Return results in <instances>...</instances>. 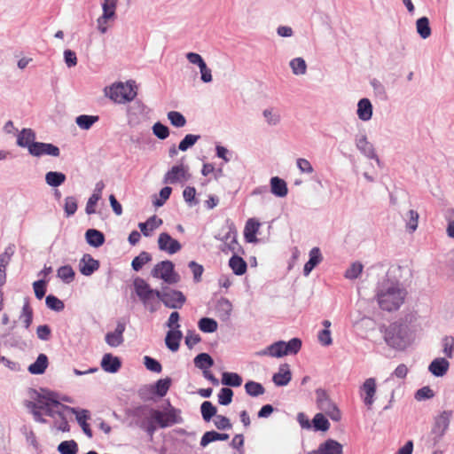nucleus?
I'll list each match as a JSON object with an SVG mask.
<instances>
[{"label":"nucleus","instance_id":"48","mask_svg":"<svg viewBox=\"0 0 454 454\" xmlns=\"http://www.w3.org/2000/svg\"><path fill=\"white\" fill-rule=\"evenodd\" d=\"M60 454H77L79 448L74 440L61 442L57 448Z\"/></svg>","mask_w":454,"mask_h":454},{"label":"nucleus","instance_id":"23","mask_svg":"<svg viewBox=\"0 0 454 454\" xmlns=\"http://www.w3.org/2000/svg\"><path fill=\"white\" fill-rule=\"evenodd\" d=\"M261 223L254 218H249L245 225L244 239L247 243H255L258 241L256 234Z\"/></svg>","mask_w":454,"mask_h":454},{"label":"nucleus","instance_id":"26","mask_svg":"<svg viewBox=\"0 0 454 454\" xmlns=\"http://www.w3.org/2000/svg\"><path fill=\"white\" fill-rule=\"evenodd\" d=\"M162 223V220L154 215L149 217L145 222L139 223L138 227L145 237H149L152 231L160 227Z\"/></svg>","mask_w":454,"mask_h":454},{"label":"nucleus","instance_id":"15","mask_svg":"<svg viewBox=\"0 0 454 454\" xmlns=\"http://www.w3.org/2000/svg\"><path fill=\"white\" fill-rule=\"evenodd\" d=\"M343 447L342 445L333 440L327 439L325 442L321 443L317 450L309 451L308 454H342Z\"/></svg>","mask_w":454,"mask_h":454},{"label":"nucleus","instance_id":"19","mask_svg":"<svg viewBox=\"0 0 454 454\" xmlns=\"http://www.w3.org/2000/svg\"><path fill=\"white\" fill-rule=\"evenodd\" d=\"M232 304L224 297H221L215 303V313L219 319L223 322H227L231 315Z\"/></svg>","mask_w":454,"mask_h":454},{"label":"nucleus","instance_id":"39","mask_svg":"<svg viewBox=\"0 0 454 454\" xmlns=\"http://www.w3.org/2000/svg\"><path fill=\"white\" fill-rule=\"evenodd\" d=\"M200 412L205 422H209L213 417H216L217 408L210 402L204 401L200 405Z\"/></svg>","mask_w":454,"mask_h":454},{"label":"nucleus","instance_id":"34","mask_svg":"<svg viewBox=\"0 0 454 454\" xmlns=\"http://www.w3.org/2000/svg\"><path fill=\"white\" fill-rule=\"evenodd\" d=\"M357 115L362 121H369L372 115V106L368 98H362L357 105Z\"/></svg>","mask_w":454,"mask_h":454},{"label":"nucleus","instance_id":"46","mask_svg":"<svg viewBox=\"0 0 454 454\" xmlns=\"http://www.w3.org/2000/svg\"><path fill=\"white\" fill-rule=\"evenodd\" d=\"M245 390L248 395L253 397H257L265 392V388L261 383L253 380H248L245 384Z\"/></svg>","mask_w":454,"mask_h":454},{"label":"nucleus","instance_id":"58","mask_svg":"<svg viewBox=\"0 0 454 454\" xmlns=\"http://www.w3.org/2000/svg\"><path fill=\"white\" fill-rule=\"evenodd\" d=\"M46 182L51 186H59L66 180V176L60 172H48L45 176Z\"/></svg>","mask_w":454,"mask_h":454},{"label":"nucleus","instance_id":"41","mask_svg":"<svg viewBox=\"0 0 454 454\" xmlns=\"http://www.w3.org/2000/svg\"><path fill=\"white\" fill-rule=\"evenodd\" d=\"M199 329L206 333H215L218 328L216 320L211 317H201L198 322Z\"/></svg>","mask_w":454,"mask_h":454},{"label":"nucleus","instance_id":"6","mask_svg":"<svg viewBox=\"0 0 454 454\" xmlns=\"http://www.w3.org/2000/svg\"><path fill=\"white\" fill-rule=\"evenodd\" d=\"M137 94V86L133 81L114 84L109 90L110 98L119 104L132 101Z\"/></svg>","mask_w":454,"mask_h":454},{"label":"nucleus","instance_id":"40","mask_svg":"<svg viewBox=\"0 0 454 454\" xmlns=\"http://www.w3.org/2000/svg\"><path fill=\"white\" fill-rule=\"evenodd\" d=\"M442 345V352L444 355L445 358H453L454 356V336L452 335H445L442 338L441 340Z\"/></svg>","mask_w":454,"mask_h":454},{"label":"nucleus","instance_id":"59","mask_svg":"<svg viewBox=\"0 0 454 454\" xmlns=\"http://www.w3.org/2000/svg\"><path fill=\"white\" fill-rule=\"evenodd\" d=\"M24 405L30 411L34 419L41 424H45L47 420L43 418L41 411L36 407L37 403L33 401H25Z\"/></svg>","mask_w":454,"mask_h":454},{"label":"nucleus","instance_id":"47","mask_svg":"<svg viewBox=\"0 0 454 454\" xmlns=\"http://www.w3.org/2000/svg\"><path fill=\"white\" fill-rule=\"evenodd\" d=\"M312 427L315 431L325 432L330 428V422L323 413H317L312 419Z\"/></svg>","mask_w":454,"mask_h":454},{"label":"nucleus","instance_id":"45","mask_svg":"<svg viewBox=\"0 0 454 454\" xmlns=\"http://www.w3.org/2000/svg\"><path fill=\"white\" fill-rule=\"evenodd\" d=\"M152 261V255L148 252L142 251L137 256H136L131 262L132 270L139 271L145 264Z\"/></svg>","mask_w":454,"mask_h":454},{"label":"nucleus","instance_id":"55","mask_svg":"<svg viewBox=\"0 0 454 454\" xmlns=\"http://www.w3.org/2000/svg\"><path fill=\"white\" fill-rule=\"evenodd\" d=\"M134 423L139 428L145 431L147 434L150 435L151 437L155 433L157 427H159L155 420L153 419L152 418H150V419L148 420H136L134 421Z\"/></svg>","mask_w":454,"mask_h":454},{"label":"nucleus","instance_id":"62","mask_svg":"<svg viewBox=\"0 0 454 454\" xmlns=\"http://www.w3.org/2000/svg\"><path fill=\"white\" fill-rule=\"evenodd\" d=\"M144 365L148 371L153 372L160 373L162 371L161 364L157 359L149 356H144Z\"/></svg>","mask_w":454,"mask_h":454},{"label":"nucleus","instance_id":"57","mask_svg":"<svg viewBox=\"0 0 454 454\" xmlns=\"http://www.w3.org/2000/svg\"><path fill=\"white\" fill-rule=\"evenodd\" d=\"M233 391L230 387H223L218 393V403L223 406L229 405L232 402Z\"/></svg>","mask_w":454,"mask_h":454},{"label":"nucleus","instance_id":"37","mask_svg":"<svg viewBox=\"0 0 454 454\" xmlns=\"http://www.w3.org/2000/svg\"><path fill=\"white\" fill-rule=\"evenodd\" d=\"M222 384L227 387H240L243 380L242 377L237 372H225L222 374Z\"/></svg>","mask_w":454,"mask_h":454},{"label":"nucleus","instance_id":"35","mask_svg":"<svg viewBox=\"0 0 454 454\" xmlns=\"http://www.w3.org/2000/svg\"><path fill=\"white\" fill-rule=\"evenodd\" d=\"M271 192L277 197H285L287 194V185L284 179L274 176L270 179Z\"/></svg>","mask_w":454,"mask_h":454},{"label":"nucleus","instance_id":"52","mask_svg":"<svg viewBox=\"0 0 454 454\" xmlns=\"http://www.w3.org/2000/svg\"><path fill=\"white\" fill-rule=\"evenodd\" d=\"M62 408L64 410H67V411H69L70 412H72L73 414L75 415V418H76V420H77V423L81 426L82 424H85L87 423V420L90 419V411L88 410H78L76 408H74V407H70V406H67V405H62Z\"/></svg>","mask_w":454,"mask_h":454},{"label":"nucleus","instance_id":"22","mask_svg":"<svg viewBox=\"0 0 454 454\" xmlns=\"http://www.w3.org/2000/svg\"><path fill=\"white\" fill-rule=\"evenodd\" d=\"M0 343L9 348H23L27 347V343L22 340L21 336L11 332L1 334Z\"/></svg>","mask_w":454,"mask_h":454},{"label":"nucleus","instance_id":"53","mask_svg":"<svg viewBox=\"0 0 454 454\" xmlns=\"http://www.w3.org/2000/svg\"><path fill=\"white\" fill-rule=\"evenodd\" d=\"M45 304L48 309L53 310L55 312H60L64 309L65 304L63 301L59 299L57 296L53 294H48L45 297Z\"/></svg>","mask_w":454,"mask_h":454},{"label":"nucleus","instance_id":"14","mask_svg":"<svg viewBox=\"0 0 454 454\" xmlns=\"http://www.w3.org/2000/svg\"><path fill=\"white\" fill-rule=\"evenodd\" d=\"M98 260L94 259L90 254H84L79 262V270L82 275L89 277L99 269Z\"/></svg>","mask_w":454,"mask_h":454},{"label":"nucleus","instance_id":"43","mask_svg":"<svg viewBox=\"0 0 454 454\" xmlns=\"http://www.w3.org/2000/svg\"><path fill=\"white\" fill-rule=\"evenodd\" d=\"M419 215L417 210L410 209L403 216V219L406 223V229L410 232H413L418 228Z\"/></svg>","mask_w":454,"mask_h":454},{"label":"nucleus","instance_id":"33","mask_svg":"<svg viewBox=\"0 0 454 454\" xmlns=\"http://www.w3.org/2000/svg\"><path fill=\"white\" fill-rule=\"evenodd\" d=\"M35 139V134L31 129H23L17 138V145L20 147H27L29 150V146L34 145Z\"/></svg>","mask_w":454,"mask_h":454},{"label":"nucleus","instance_id":"4","mask_svg":"<svg viewBox=\"0 0 454 454\" xmlns=\"http://www.w3.org/2000/svg\"><path fill=\"white\" fill-rule=\"evenodd\" d=\"M452 414L453 411L450 410L443 411L434 419L430 432L423 437L427 448L433 449L442 441L449 429Z\"/></svg>","mask_w":454,"mask_h":454},{"label":"nucleus","instance_id":"10","mask_svg":"<svg viewBox=\"0 0 454 454\" xmlns=\"http://www.w3.org/2000/svg\"><path fill=\"white\" fill-rule=\"evenodd\" d=\"M158 247L160 251L170 254L177 253L182 248L180 242L173 239L168 232H162L159 235Z\"/></svg>","mask_w":454,"mask_h":454},{"label":"nucleus","instance_id":"61","mask_svg":"<svg viewBox=\"0 0 454 454\" xmlns=\"http://www.w3.org/2000/svg\"><path fill=\"white\" fill-rule=\"evenodd\" d=\"M290 67L294 74H304L307 70V65L302 58H295L290 62Z\"/></svg>","mask_w":454,"mask_h":454},{"label":"nucleus","instance_id":"32","mask_svg":"<svg viewBox=\"0 0 454 454\" xmlns=\"http://www.w3.org/2000/svg\"><path fill=\"white\" fill-rule=\"evenodd\" d=\"M258 356H269L272 357L280 358L285 356V352L282 346V340H278L266 347L264 349L257 352Z\"/></svg>","mask_w":454,"mask_h":454},{"label":"nucleus","instance_id":"29","mask_svg":"<svg viewBox=\"0 0 454 454\" xmlns=\"http://www.w3.org/2000/svg\"><path fill=\"white\" fill-rule=\"evenodd\" d=\"M229 266L232 270V272L237 276H242L247 272V262L239 255L233 254L229 260Z\"/></svg>","mask_w":454,"mask_h":454},{"label":"nucleus","instance_id":"64","mask_svg":"<svg viewBox=\"0 0 454 454\" xmlns=\"http://www.w3.org/2000/svg\"><path fill=\"white\" fill-rule=\"evenodd\" d=\"M363 265L358 262H353L349 268H348L344 273V277L348 279H356L362 273Z\"/></svg>","mask_w":454,"mask_h":454},{"label":"nucleus","instance_id":"21","mask_svg":"<svg viewBox=\"0 0 454 454\" xmlns=\"http://www.w3.org/2000/svg\"><path fill=\"white\" fill-rule=\"evenodd\" d=\"M153 408L142 404L127 411V415L136 420H148V416L153 419Z\"/></svg>","mask_w":454,"mask_h":454},{"label":"nucleus","instance_id":"12","mask_svg":"<svg viewBox=\"0 0 454 454\" xmlns=\"http://www.w3.org/2000/svg\"><path fill=\"white\" fill-rule=\"evenodd\" d=\"M376 388V380L374 378L366 379L361 386V397L368 409H370L374 403Z\"/></svg>","mask_w":454,"mask_h":454},{"label":"nucleus","instance_id":"1","mask_svg":"<svg viewBox=\"0 0 454 454\" xmlns=\"http://www.w3.org/2000/svg\"><path fill=\"white\" fill-rule=\"evenodd\" d=\"M134 291L144 307L153 313L158 309L154 305L155 298L160 301L165 307L169 309H181L186 302V297L183 292L164 286L162 290L153 289L142 278L137 277L133 281Z\"/></svg>","mask_w":454,"mask_h":454},{"label":"nucleus","instance_id":"16","mask_svg":"<svg viewBox=\"0 0 454 454\" xmlns=\"http://www.w3.org/2000/svg\"><path fill=\"white\" fill-rule=\"evenodd\" d=\"M121 360L119 356L106 353L103 356L100 365L106 372L116 373L121 369Z\"/></svg>","mask_w":454,"mask_h":454},{"label":"nucleus","instance_id":"50","mask_svg":"<svg viewBox=\"0 0 454 454\" xmlns=\"http://www.w3.org/2000/svg\"><path fill=\"white\" fill-rule=\"evenodd\" d=\"M417 32L423 38L427 39L431 35L429 20L427 17L419 18L416 22Z\"/></svg>","mask_w":454,"mask_h":454},{"label":"nucleus","instance_id":"36","mask_svg":"<svg viewBox=\"0 0 454 454\" xmlns=\"http://www.w3.org/2000/svg\"><path fill=\"white\" fill-rule=\"evenodd\" d=\"M194 365L205 372L214 365V359L207 353H200L193 359Z\"/></svg>","mask_w":454,"mask_h":454},{"label":"nucleus","instance_id":"17","mask_svg":"<svg viewBox=\"0 0 454 454\" xmlns=\"http://www.w3.org/2000/svg\"><path fill=\"white\" fill-rule=\"evenodd\" d=\"M292 380V372L288 364H282L278 367V372L273 374L272 381L277 387H285Z\"/></svg>","mask_w":454,"mask_h":454},{"label":"nucleus","instance_id":"30","mask_svg":"<svg viewBox=\"0 0 454 454\" xmlns=\"http://www.w3.org/2000/svg\"><path fill=\"white\" fill-rule=\"evenodd\" d=\"M229 438H230V435L225 433H218L214 430L207 431L202 435L200 444L202 448H205L211 442H214L216 441H227Z\"/></svg>","mask_w":454,"mask_h":454},{"label":"nucleus","instance_id":"7","mask_svg":"<svg viewBox=\"0 0 454 454\" xmlns=\"http://www.w3.org/2000/svg\"><path fill=\"white\" fill-rule=\"evenodd\" d=\"M168 409L166 411L153 410V419L155 420L160 428H166L175 424H181L184 421L181 417V410L173 407L169 402H168Z\"/></svg>","mask_w":454,"mask_h":454},{"label":"nucleus","instance_id":"20","mask_svg":"<svg viewBox=\"0 0 454 454\" xmlns=\"http://www.w3.org/2000/svg\"><path fill=\"white\" fill-rule=\"evenodd\" d=\"M309 261L305 263L303 267V275L308 277L310 272L322 262L323 255L319 247H313L309 254Z\"/></svg>","mask_w":454,"mask_h":454},{"label":"nucleus","instance_id":"49","mask_svg":"<svg viewBox=\"0 0 454 454\" xmlns=\"http://www.w3.org/2000/svg\"><path fill=\"white\" fill-rule=\"evenodd\" d=\"M221 251L224 254H227L228 252H232L233 254L245 253L244 249L239 244L238 239L235 238V236H232V239L231 241L223 244V246L221 247Z\"/></svg>","mask_w":454,"mask_h":454},{"label":"nucleus","instance_id":"27","mask_svg":"<svg viewBox=\"0 0 454 454\" xmlns=\"http://www.w3.org/2000/svg\"><path fill=\"white\" fill-rule=\"evenodd\" d=\"M85 239L93 247H99L106 241L104 233L97 229H88L85 232Z\"/></svg>","mask_w":454,"mask_h":454},{"label":"nucleus","instance_id":"44","mask_svg":"<svg viewBox=\"0 0 454 454\" xmlns=\"http://www.w3.org/2000/svg\"><path fill=\"white\" fill-rule=\"evenodd\" d=\"M57 277L64 283L70 284L74 279L75 272L70 265H64L58 269Z\"/></svg>","mask_w":454,"mask_h":454},{"label":"nucleus","instance_id":"51","mask_svg":"<svg viewBox=\"0 0 454 454\" xmlns=\"http://www.w3.org/2000/svg\"><path fill=\"white\" fill-rule=\"evenodd\" d=\"M14 254V245L10 244L4 249V252L0 254V271L6 272V268L10 263L12 256Z\"/></svg>","mask_w":454,"mask_h":454},{"label":"nucleus","instance_id":"13","mask_svg":"<svg viewBox=\"0 0 454 454\" xmlns=\"http://www.w3.org/2000/svg\"><path fill=\"white\" fill-rule=\"evenodd\" d=\"M126 325L124 322L118 321L114 332H109L106 334L105 340L110 347H119L124 341L123 333L125 332Z\"/></svg>","mask_w":454,"mask_h":454},{"label":"nucleus","instance_id":"24","mask_svg":"<svg viewBox=\"0 0 454 454\" xmlns=\"http://www.w3.org/2000/svg\"><path fill=\"white\" fill-rule=\"evenodd\" d=\"M183 333L179 329L169 330L165 337L166 347L172 352H176L180 347Z\"/></svg>","mask_w":454,"mask_h":454},{"label":"nucleus","instance_id":"54","mask_svg":"<svg viewBox=\"0 0 454 454\" xmlns=\"http://www.w3.org/2000/svg\"><path fill=\"white\" fill-rule=\"evenodd\" d=\"M117 0H103L102 3V20L104 19H112L115 15Z\"/></svg>","mask_w":454,"mask_h":454},{"label":"nucleus","instance_id":"42","mask_svg":"<svg viewBox=\"0 0 454 454\" xmlns=\"http://www.w3.org/2000/svg\"><path fill=\"white\" fill-rule=\"evenodd\" d=\"M172 380L169 377H166L165 379L158 380L154 385H153L154 393L159 397H163L168 393Z\"/></svg>","mask_w":454,"mask_h":454},{"label":"nucleus","instance_id":"3","mask_svg":"<svg viewBox=\"0 0 454 454\" xmlns=\"http://www.w3.org/2000/svg\"><path fill=\"white\" fill-rule=\"evenodd\" d=\"M380 332L386 344L391 348L404 350L410 345V327L403 320L392 322L388 325H381Z\"/></svg>","mask_w":454,"mask_h":454},{"label":"nucleus","instance_id":"8","mask_svg":"<svg viewBox=\"0 0 454 454\" xmlns=\"http://www.w3.org/2000/svg\"><path fill=\"white\" fill-rule=\"evenodd\" d=\"M153 278H160L168 285L180 281V275L175 270V264L169 260H165L154 265L151 271Z\"/></svg>","mask_w":454,"mask_h":454},{"label":"nucleus","instance_id":"2","mask_svg":"<svg viewBox=\"0 0 454 454\" xmlns=\"http://www.w3.org/2000/svg\"><path fill=\"white\" fill-rule=\"evenodd\" d=\"M405 295L406 292L399 287V283L391 281L387 276L378 284L376 297L383 310H397L403 303Z\"/></svg>","mask_w":454,"mask_h":454},{"label":"nucleus","instance_id":"18","mask_svg":"<svg viewBox=\"0 0 454 454\" xmlns=\"http://www.w3.org/2000/svg\"><path fill=\"white\" fill-rule=\"evenodd\" d=\"M450 368V362L445 357L434 358L428 365V371L434 377L444 376Z\"/></svg>","mask_w":454,"mask_h":454},{"label":"nucleus","instance_id":"11","mask_svg":"<svg viewBox=\"0 0 454 454\" xmlns=\"http://www.w3.org/2000/svg\"><path fill=\"white\" fill-rule=\"evenodd\" d=\"M29 153L35 157L43 155L59 156L60 151L58 146L52 144L36 142L29 146Z\"/></svg>","mask_w":454,"mask_h":454},{"label":"nucleus","instance_id":"25","mask_svg":"<svg viewBox=\"0 0 454 454\" xmlns=\"http://www.w3.org/2000/svg\"><path fill=\"white\" fill-rule=\"evenodd\" d=\"M48 365V356L45 354L41 353L38 355L36 360L28 366L27 371L30 374L41 375L45 372Z\"/></svg>","mask_w":454,"mask_h":454},{"label":"nucleus","instance_id":"28","mask_svg":"<svg viewBox=\"0 0 454 454\" xmlns=\"http://www.w3.org/2000/svg\"><path fill=\"white\" fill-rule=\"evenodd\" d=\"M185 179L186 169L183 165L173 166L165 176V181L169 184L181 182Z\"/></svg>","mask_w":454,"mask_h":454},{"label":"nucleus","instance_id":"5","mask_svg":"<svg viewBox=\"0 0 454 454\" xmlns=\"http://www.w3.org/2000/svg\"><path fill=\"white\" fill-rule=\"evenodd\" d=\"M29 395L36 403V407L41 411L43 410L46 416L53 418L58 411L52 407H61L62 403L56 398V393L48 391L46 395L39 393L35 388H29Z\"/></svg>","mask_w":454,"mask_h":454},{"label":"nucleus","instance_id":"56","mask_svg":"<svg viewBox=\"0 0 454 454\" xmlns=\"http://www.w3.org/2000/svg\"><path fill=\"white\" fill-rule=\"evenodd\" d=\"M168 119L171 125L176 128H182L186 125L185 117L177 111H170L168 113Z\"/></svg>","mask_w":454,"mask_h":454},{"label":"nucleus","instance_id":"60","mask_svg":"<svg viewBox=\"0 0 454 454\" xmlns=\"http://www.w3.org/2000/svg\"><path fill=\"white\" fill-rule=\"evenodd\" d=\"M98 120V116L82 114L76 118V123L81 129H89Z\"/></svg>","mask_w":454,"mask_h":454},{"label":"nucleus","instance_id":"63","mask_svg":"<svg viewBox=\"0 0 454 454\" xmlns=\"http://www.w3.org/2000/svg\"><path fill=\"white\" fill-rule=\"evenodd\" d=\"M434 396V392L429 386L422 387L414 395V398L419 402L432 399Z\"/></svg>","mask_w":454,"mask_h":454},{"label":"nucleus","instance_id":"31","mask_svg":"<svg viewBox=\"0 0 454 454\" xmlns=\"http://www.w3.org/2000/svg\"><path fill=\"white\" fill-rule=\"evenodd\" d=\"M34 311L30 306V300L28 297L24 299V303L20 315V319L22 320L23 326L28 329L33 322Z\"/></svg>","mask_w":454,"mask_h":454},{"label":"nucleus","instance_id":"9","mask_svg":"<svg viewBox=\"0 0 454 454\" xmlns=\"http://www.w3.org/2000/svg\"><path fill=\"white\" fill-rule=\"evenodd\" d=\"M317 404L319 410L325 412L333 421H340L341 413L337 405L331 400L327 392L323 388L316 389Z\"/></svg>","mask_w":454,"mask_h":454},{"label":"nucleus","instance_id":"38","mask_svg":"<svg viewBox=\"0 0 454 454\" xmlns=\"http://www.w3.org/2000/svg\"><path fill=\"white\" fill-rule=\"evenodd\" d=\"M285 356L296 355L301 348L302 341L300 338L294 337L288 341L282 340Z\"/></svg>","mask_w":454,"mask_h":454}]
</instances>
